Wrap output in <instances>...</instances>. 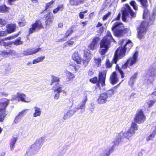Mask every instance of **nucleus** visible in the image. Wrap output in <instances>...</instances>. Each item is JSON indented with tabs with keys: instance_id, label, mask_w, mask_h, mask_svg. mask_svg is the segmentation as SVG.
I'll use <instances>...</instances> for the list:
<instances>
[{
	"instance_id": "obj_15",
	"label": "nucleus",
	"mask_w": 156,
	"mask_h": 156,
	"mask_svg": "<svg viewBox=\"0 0 156 156\" xmlns=\"http://www.w3.org/2000/svg\"><path fill=\"white\" fill-rule=\"evenodd\" d=\"M90 51L88 50L84 51V58L82 59L83 66L86 67L88 65V62L91 59Z\"/></svg>"
},
{
	"instance_id": "obj_30",
	"label": "nucleus",
	"mask_w": 156,
	"mask_h": 156,
	"mask_svg": "<svg viewBox=\"0 0 156 156\" xmlns=\"http://www.w3.org/2000/svg\"><path fill=\"white\" fill-rule=\"evenodd\" d=\"M64 9L63 4H60L58 5L57 8L54 9L53 12L54 14L57 13L59 11H62Z\"/></svg>"
},
{
	"instance_id": "obj_36",
	"label": "nucleus",
	"mask_w": 156,
	"mask_h": 156,
	"mask_svg": "<svg viewBox=\"0 0 156 156\" xmlns=\"http://www.w3.org/2000/svg\"><path fill=\"white\" fill-rule=\"evenodd\" d=\"M53 19V17L49 16L48 19L46 21L45 23L47 25H50L52 23Z\"/></svg>"
},
{
	"instance_id": "obj_9",
	"label": "nucleus",
	"mask_w": 156,
	"mask_h": 156,
	"mask_svg": "<svg viewBox=\"0 0 156 156\" xmlns=\"http://www.w3.org/2000/svg\"><path fill=\"white\" fill-rule=\"evenodd\" d=\"M3 102H0V122L3 121L7 113L5 111V108L9 103V100L5 99Z\"/></svg>"
},
{
	"instance_id": "obj_21",
	"label": "nucleus",
	"mask_w": 156,
	"mask_h": 156,
	"mask_svg": "<svg viewBox=\"0 0 156 156\" xmlns=\"http://www.w3.org/2000/svg\"><path fill=\"white\" fill-rule=\"evenodd\" d=\"M122 138V133H120L118 134L116 137L115 139L112 143L114 144L113 146H118L119 145V143L121 141Z\"/></svg>"
},
{
	"instance_id": "obj_5",
	"label": "nucleus",
	"mask_w": 156,
	"mask_h": 156,
	"mask_svg": "<svg viewBox=\"0 0 156 156\" xmlns=\"http://www.w3.org/2000/svg\"><path fill=\"white\" fill-rule=\"evenodd\" d=\"M112 29L115 36L119 37L123 35L124 28L122 23L118 22H115L113 23Z\"/></svg>"
},
{
	"instance_id": "obj_11",
	"label": "nucleus",
	"mask_w": 156,
	"mask_h": 156,
	"mask_svg": "<svg viewBox=\"0 0 156 156\" xmlns=\"http://www.w3.org/2000/svg\"><path fill=\"white\" fill-rule=\"evenodd\" d=\"M146 119V117L143 112L141 110L138 111L134 118V120L137 123L140 124L143 123Z\"/></svg>"
},
{
	"instance_id": "obj_61",
	"label": "nucleus",
	"mask_w": 156,
	"mask_h": 156,
	"mask_svg": "<svg viewBox=\"0 0 156 156\" xmlns=\"http://www.w3.org/2000/svg\"><path fill=\"white\" fill-rule=\"evenodd\" d=\"M106 66L107 67H110L112 66V64L110 63L109 60H107L106 61Z\"/></svg>"
},
{
	"instance_id": "obj_33",
	"label": "nucleus",
	"mask_w": 156,
	"mask_h": 156,
	"mask_svg": "<svg viewBox=\"0 0 156 156\" xmlns=\"http://www.w3.org/2000/svg\"><path fill=\"white\" fill-rule=\"evenodd\" d=\"M17 141L16 138H13L10 144V148L11 151L13 150L14 148L15 145Z\"/></svg>"
},
{
	"instance_id": "obj_1",
	"label": "nucleus",
	"mask_w": 156,
	"mask_h": 156,
	"mask_svg": "<svg viewBox=\"0 0 156 156\" xmlns=\"http://www.w3.org/2000/svg\"><path fill=\"white\" fill-rule=\"evenodd\" d=\"M119 44L121 46L116 50L113 58L114 62L115 64H116L118 59L124 56L127 49H129L133 45L130 41L125 39L120 41Z\"/></svg>"
},
{
	"instance_id": "obj_17",
	"label": "nucleus",
	"mask_w": 156,
	"mask_h": 156,
	"mask_svg": "<svg viewBox=\"0 0 156 156\" xmlns=\"http://www.w3.org/2000/svg\"><path fill=\"white\" fill-rule=\"evenodd\" d=\"M41 48H38L36 49L30 48L27 49L23 52V54L24 55H28L35 54L40 50Z\"/></svg>"
},
{
	"instance_id": "obj_38",
	"label": "nucleus",
	"mask_w": 156,
	"mask_h": 156,
	"mask_svg": "<svg viewBox=\"0 0 156 156\" xmlns=\"http://www.w3.org/2000/svg\"><path fill=\"white\" fill-rule=\"evenodd\" d=\"M101 59L100 58H95L94 62L97 66L99 67L101 65Z\"/></svg>"
},
{
	"instance_id": "obj_6",
	"label": "nucleus",
	"mask_w": 156,
	"mask_h": 156,
	"mask_svg": "<svg viewBox=\"0 0 156 156\" xmlns=\"http://www.w3.org/2000/svg\"><path fill=\"white\" fill-rule=\"evenodd\" d=\"M136 16V13L133 11L130 6L126 4L125 7L122 9V20L123 21H126V18L127 16L131 18L135 17Z\"/></svg>"
},
{
	"instance_id": "obj_59",
	"label": "nucleus",
	"mask_w": 156,
	"mask_h": 156,
	"mask_svg": "<svg viewBox=\"0 0 156 156\" xmlns=\"http://www.w3.org/2000/svg\"><path fill=\"white\" fill-rule=\"evenodd\" d=\"M18 35H19V34H17L16 35H14V36H10V37H7V38H5V39L6 40H11V39H13V38H16Z\"/></svg>"
},
{
	"instance_id": "obj_50",
	"label": "nucleus",
	"mask_w": 156,
	"mask_h": 156,
	"mask_svg": "<svg viewBox=\"0 0 156 156\" xmlns=\"http://www.w3.org/2000/svg\"><path fill=\"white\" fill-rule=\"evenodd\" d=\"M145 9L144 10V12L143 15V17L144 19L147 16L149 13V11L148 9H147V8H145Z\"/></svg>"
},
{
	"instance_id": "obj_57",
	"label": "nucleus",
	"mask_w": 156,
	"mask_h": 156,
	"mask_svg": "<svg viewBox=\"0 0 156 156\" xmlns=\"http://www.w3.org/2000/svg\"><path fill=\"white\" fill-rule=\"evenodd\" d=\"M26 22L25 21L21 20L19 22V24L20 27H23L25 25Z\"/></svg>"
},
{
	"instance_id": "obj_3",
	"label": "nucleus",
	"mask_w": 156,
	"mask_h": 156,
	"mask_svg": "<svg viewBox=\"0 0 156 156\" xmlns=\"http://www.w3.org/2000/svg\"><path fill=\"white\" fill-rule=\"evenodd\" d=\"M120 83L117 86L112 88V89L107 91L106 92L101 94L97 100L98 103L101 104L106 103L108 101L110 98L114 94L116 90L115 89L120 84Z\"/></svg>"
},
{
	"instance_id": "obj_12",
	"label": "nucleus",
	"mask_w": 156,
	"mask_h": 156,
	"mask_svg": "<svg viewBox=\"0 0 156 156\" xmlns=\"http://www.w3.org/2000/svg\"><path fill=\"white\" fill-rule=\"evenodd\" d=\"M115 148V146L112 145L109 149L107 148H103L100 150L99 156H109L113 152Z\"/></svg>"
},
{
	"instance_id": "obj_18",
	"label": "nucleus",
	"mask_w": 156,
	"mask_h": 156,
	"mask_svg": "<svg viewBox=\"0 0 156 156\" xmlns=\"http://www.w3.org/2000/svg\"><path fill=\"white\" fill-rule=\"evenodd\" d=\"M73 59L75 61L77 64L83 65L82 59L80 55L78 53V52H75L72 55Z\"/></svg>"
},
{
	"instance_id": "obj_4",
	"label": "nucleus",
	"mask_w": 156,
	"mask_h": 156,
	"mask_svg": "<svg viewBox=\"0 0 156 156\" xmlns=\"http://www.w3.org/2000/svg\"><path fill=\"white\" fill-rule=\"evenodd\" d=\"M87 101V96H86L85 97L84 100L82 101L81 105L78 107L75 108L74 110H70L68 111L64 114L63 119L64 120L66 119L71 117L76 112L78 111L79 109H84L85 104Z\"/></svg>"
},
{
	"instance_id": "obj_20",
	"label": "nucleus",
	"mask_w": 156,
	"mask_h": 156,
	"mask_svg": "<svg viewBox=\"0 0 156 156\" xmlns=\"http://www.w3.org/2000/svg\"><path fill=\"white\" fill-rule=\"evenodd\" d=\"M99 40V38L98 37H94L89 46L90 49L91 50H94L97 47L98 43Z\"/></svg>"
},
{
	"instance_id": "obj_42",
	"label": "nucleus",
	"mask_w": 156,
	"mask_h": 156,
	"mask_svg": "<svg viewBox=\"0 0 156 156\" xmlns=\"http://www.w3.org/2000/svg\"><path fill=\"white\" fill-rule=\"evenodd\" d=\"M155 102V100H147V104L149 107H152Z\"/></svg>"
},
{
	"instance_id": "obj_25",
	"label": "nucleus",
	"mask_w": 156,
	"mask_h": 156,
	"mask_svg": "<svg viewBox=\"0 0 156 156\" xmlns=\"http://www.w3.org/2000/svg\"><path fill=\"white\" fill-rule=\"evenodd\" d=\"M7 30H6L8 33H11L14 32V30L16 29V26L15 24H10L7 26Z\"/></svg>"
},
{
	"instance_id": "obj_63",
	"label": "nucleus",
	"mask_w": 156,
	"mask_h": 156,
	"mask_svg": "<svg viewBox=\"0 0 156 156\" xmlns=\"http://www.w3.org/2000/svg\"><path fill=\"white\" fill-rule=\"evenodd\" d=\"M128 64H129V63H127V61L122 66V68L123 69H126L128 66Z\"/></svg>"
},
{
	"instance_id": "obj_24",
	"label": "nucleus",
	"mask_w": 156,
	"mask_h": 156,
	"mask_svg": "<svg viewBox=\"0 0 156 156\" xmlns=\"http://www.w3.org/2000/svg\"><path fill=\"white\" fill-rule=\"evenodd\" d=\"M110 82L112 84H115L118 80L117 75L115 72H114L111 76L110 77Z\"/></svg>"
},
{
	"instance_id": "obj_8",
	"label": "nucleus",
	"mask_w": 156,
	"mask_h": 156,
	"mask_svg": "<svg viewBox=\"0 0 156 156\" xmlns=\"http://www.w3.org/2000/svg\"><path fill=\"white\" fill-rule=\"evenodd\" d=\"M110 41L107 37H104L100 43V49L99 52L102 55H104L107 51L110 45Z\"/></svg>"
},
{
	"instance_id": "obj_45",
	"label": "nucleus",
	"mask_w": 156,
	"mask_h": 156,
	"mask_svg": "<svg viewBox=\"0 0 156 156\" xmlns=\"http://www.w3.org/2000/svg\"><path fill=\"white\" fill-rule=\"evenodd\" d=\"M111 0H105L104 2V6L105 7H110L112 5Z\"/></svg>"
},
{
	"instance_id": "obj_62",
	"label": "nucleus",
	"mask_w": 156,
	"mask_h": 156,
	"mask_svg": "<svg viewBox=\"0 0 156 156\" xmlns=\"http://www.w3.org/2000/svg\"><path fill=\"white\" fill-rule=\"evenodd\" d=\"M6 55H7V52H6L4 51H0V55H2V56H4Z\"/></svg>"
},
{
	"instance_id": "obj_56",
	"label": "nucleus",
	"mask_w": 156,
	"mask_h": 156,
	"mask_svg": "<svg viewBox=\"0 0 156 156\" xmlns=\"http://www.w3.org/2000/svg\"><path fill=\"white\" fill-rule=\"evenodd\" d=\"M90 81L92 83H95L97 82L98 78L97 77H94L93 78L90 79Z\"/></svg>"
},
{
	"instance_id": "obj_27",
	"label": "nucleus",
	"mask_w": 156,
	"mask_h": 156,
	"mask_svg": "<svg viewBox=\"0 0 156 156\" xmlns=\"http://www.w3.org/2000/svg\"><path fill=\"white\" fill-rule=\"evenodd\" d=\"M41 147L36 142L32 144L30 147L32 151H34L36 152L38 151Z\"/></svg>"
},
{
	"instance_id": "obj_22",
	"label": "nucleus",
	"mask_w": 156,
	"mask_h": 156,
	"mask_svg": "<svg viewBox=\"0 0 156 156\" xmlns=\"http://www.w3.org/2000/svg\"><path fill=\"white\" fill-rule=\"evenodd\" d=\"M105 74H104L102 72H100L99 75V83H100L103 86L105 84Z\"/></svg>"
},
{
	"instance_id": "obj_29",
	"label": "nucleus",
	"mask_w": 156,
	"mask_h": 156,
	"mask_svg": "<svg viewBox=\"0 0 156 156\" xmlns=\"http://www.w3.org/2000/svg\"><path fill=\"white\" fill-rule=\"evenodd\" d=\"M73 32V30L72 29V28H69V29L67 30L66 33H65V37L62 39L59 40V42H62V41H66V38L67 37L69 36Z\"/></svg>"
},
{
	"instance_id": "obj_2",
	"label": "nucleus",
	"mask_w": 156,
	"mask_h": 156,
	"mask_svg": "<svg viewBox=\"0 0 156 156\" xmlns=\"http://www.w3.org/2000/svg\"><path fill=\"white\" fill-rule=\"evenodd\" d=\"M154 18L155 16L154 14H153L150 16L149 22L148 23L143 21L141 23L140 25L137 27V36L138 38L141 39L144 37L147 31L148 25H151L152 24L154 23Z\"/></svg>"
},
{
	"instance_id": "obj_47",
	"label": "nucleus",
	"mask_w": 156,
	"mask_h": 156,
	"mask_svg": "<svg viewBox=\"0 0 156 156\" xmlns=\"http://www.w3.org/2000/svg\"><path fill=\"white\" fill-rule=\"evenodd\" d=\"M130 4L131 5L133 6L134 9L135 10L138 9L137 4L134 1H131Z\"/></svg>"
},
{
	"instance_id": "obj_54",
	"label": "nucleus",
	"mask_w": 156,
	"mask_h": 156,
	"mask_svg": "<svg viewBox=\"0 0 156 156\" xmlns=\"http://www.w3.org/2000/svg\"><path fill=\"white\" fill-rule=\"evenodd\" d=\"M7 55H15L16 53L15 51L12 50H10L8 52H7Z\"/></svg>"
},
{
	"instance_id": "obj_34",
	"label": "nucleus",
	"mask_w": 156,
	"mask_h": 156,
	"mask_svg": "<svg viewBox=\"0 0 156 156\" xmlns=\"http://www.w3.org/2000/svg\"><path fill=\"white\" fill-rule=\"evenodd\" d=\"M9 8L7 7L5 5L0 6V12H8Z\"/></svg>"
},
{
	"instance_id": "obj_48",
	"label": "nucleus",
	"mask_w": 156,
	"mask_h": 156,
	"mask_svg": "<svg viewBox=\"0 0 156 156\" xmlns=\"http://www.w3.org/2000/svg\"><path fill=\"white\" fill-rule=\"evenodd\" d=\"M13 43L15 45H19L22 44L23 42L20 41V38H18L17 39H16L15 42H13Z\"/></svg>"
},
{
	"instance_id": "obj_46",
	"label": "nucleus",
	"mask_w": 156,
	"mask_h": 156,
	"mask_svg": "<svg viewBox=\"0 0 156 156\" xmlns=\"http://www.w3.org/2000/svg\"><path fill=\"white\" fill-rule=\"evenodd\" d=\"M55 0H52L50 2L46 4V9L48 8H51L53 3L55 2Z\"/></svg>"
},
{
	"instance_id": "obj_19",
	"label": "nucleus",
	"mask_w": 156,
	"mask_h": 156,
	"mask_svg": "<svg viewBox=\"0 0 156 156\" xmlns=\"http://www.w3.org/2000/svg\"><path fill=\"white\" fill-rule=\"evenodd\" d=\"M138 55L137 52H135L132 57L130 58L127 60V63H129L130 66H131L136 62Z\"/></svg>"
},
{
	"instance_id": "obj_26",
	"label": "nucleus",
	"mask_w": 156,
	"mask_h": 156,
	"mask_svg": "<svg viewBox=\"0 0 156 156\" xmlns=\"http://www.w3.org/2000/svg\"><path fill=\"white\" fill-rule=\"evenodd\" d=\"M135 133V132H133L132 131H131L129 129L127 131L123 133H122V136H123L124 137L129 139Z\"/></svg>"
},
{
	"instance_id": "obj_55",
	"label": "nucleus",
	"mask_w": 156,
	"mask_h": 156,
	"mask_svg": "<svg viewBox=\"0 0 156 156\" xmlns=\"http://www.w3.org/2000/svg\"><path fill=\"white\" fill-rule=\"evenodd\" d=\"M7 34H8V33L6 31H0V37L1 36H5Z\"/></svg>"
},
{
	"instance_id": "obj_28",
	"label": "nucleus",
	"mask_w": 156,
	"mask_h": 156,
	"mask_svg": "<svg viewBox=\"0 0 156 156\" xmlns=\"http://www.w3.org/2000/svg\"><path fill=\"white\" fill-rule=\"evenodd\" d=\"M137 73H135L130 78L129 82V84L130 86H132L134 84L137 76Z\"/></svg>"
},
{
	"instance_id": "obj_7",
	"label": "nucleus",
	"mask_w": 156,
	"mask_h": 156,
	"mask_svg": "<svg viewBox=\"0 0 156 156\" xmlns=\"http://www.w3.org/2000/svg\"><path fill=\"white\" fill-rule=\"evenodd\" d=\"M156 76V70L154 68H151L146 72L145 78H147V84L152 83Z\"/></svg>"
},
{
	"instance_id": "obj_53",
	"label": "nucleus",
	"mask_w": 156,
	"mask_h": 156,
	"mask_svg": "<svg viewBox=\"0 0 156 156\" xmlns=\"http://www.w3.org/2000/svg\"><path fill=\"white\" fill-rule=\"evenodd\" d=\"M28 110L27 109L24 110L22 111L21 112H19L18 114H19V115H20V116H21L22 117L24 115V114L27 113V111Z\"/></svg>"
},
{
	"instance_id": "obj_37",
	"label": "nucleus",
	"mask_w": 156,
	"mask_h": 156,
	"mask_svg": "<svg viewBox=\"0 0 156 156\" xmlns=\"http://www.w3.org/2000/svg\"><path fill=\"white\" fill-rule=\"evenodd\" d=\"M12 44V43H11L10 41L8 42H4L3 41V40H0V45H3L5 46H9V45H10Z\"/></svg>"
},
{
	"instance_id": "obj_13",
	"label": "nucleus",
	"mask_w": 156,
	"mask_h": 156,
	"mask_svg": "<svg viewBox=\"0 0 156 156\" xmlns=\"http://www.w3.org/2000/svg\"><path fill=\"white\" fill-rule=\"evenodd\" d=\"M54 93H55L54 98L55 99H58L60 96L59 93L62 92V86L58 83H56L53 87Z\"/></svg>"
},
{
	"instance_id": "obj_31",
	"label": "nucleus",
	"mask_w": 156,
	"mask_h": 156,
	"mask_svg": "<svg viewBox=\"0 0 156 156\" xmlns=\"http://www.w3.org/2000/svg\"><path fill=\"white\" fill-rule=\"evenodd\" d=\"M129 129L131 131H132L133 132H135V131L138 129L137 125L136 124L135 122H133Z\"/></svg>"
},
{
	"instance_id": "obj_40",
	"label": "nucleus",
	"mask_w": 156,
	"mask_h": 156,
	"mask_svg": "<svg viewBox=\"0 0 156 156\" xmlns=\"http://www.w3.org/2000/svg\"><path fill=\"white\" fill-rule=\"evenodd\" d=\"M142 5V7L144 8H147L148 6L147 0H139Z\"/></svg>"
},
{
	"instance_id": "obj_49",
	"label": "nucleus",
	"mask_w": 156,
	"mask_h": 156,
	"mask_svg": "<svg viewBox=\"0 0 156 156\" xmlns=\"http://www.w3.org/2000/svg\"><path fill=\"white\" fill-rule=\"evenodd\" d=\"M104 37H107L108 39L110 41L111 40H113L115 41V40L112 38L111 33L109 31H107L106 36Z\"/></svg>"
},
{
	"instance_id": "obj_14",
	"label": "nucleus",
	"mask_w": 156,
	"mask_h": 156,
	"mask_svg": "<svg viewBox=\"0 0 156 156\" xmlns=\"http://www.w3.org/2000/svg\"><path fill=\"white\" fill-rule=\"evenodd\" d=\"M26 95L20 92H18L15 95H12V97L11 100H18L19 101L20 100L23 102H28L29 101L25 100V98Z\"/></svg>"
},
{
	"instance_id": "obj_32",
	"label": "nucleus",
	"mask_w": 156,
	"mask_h": 156,
	"mask_svg": "<svg viewBox=\"0 0 156 156\" xmlns=\"http://www.w3.org/2000/svg\"><path fill=\"white\" fill-rule=\"evenodd\" d=\"M45 139L46 138L45 136H42L37 139L36 142L38 143V144L41 146L42 144L44 142Z\"/></svg>"
},
{
	"instance_id": "obj_16",
	"label": "nucleus",
	"mask_w": 156,
	"mask_h": 156,
	"mask_svg": "<svg viewBox=\"0 0 156 156\" xmlns=\"http://www.w3.org/2000/svg\"><path fill=\"white\" fill-rule=\"evenodd\" d=\"M153 125L151 128V133L146 138L147 141L152 140L156 135V122L153 123Z\"/></svg>"
},
{
	"instance_id": "obj_51",
	"label": "nucleus",
	"mask_w": 156,
	"mask_h": 156,
	"mask_svg": "<svg viewBox=\"0 0 156 156\" xmlns=\"http://www.w3.org/2000/svg\"><path fill=\"white\" fill-rule=\"evenodd\" d=\"M111 12H108L106 15L104 16L103 17V20H105L107 19L108 17L111 16Z\"/></svg>"
},
{
	"instance_id": "obj_39",
	"label": "nucleus",
	"mask_w": 156,
	"mask_h": 156,
	"mask_svg": "<svg viewBox=\"0 0 156 156\" xmlns=\"http://www.w3.org/2000/svg\"><path fill=\"white\" fill-rule=\"evenodd\" d=\"M59 79L58 77L52 76V79L50 83L51 85H52L54 83L58 82L59 81Z\"/></svg>"
},
{
	"instance_id": "obj_35",
	"label": "nucleus",
	"mask_w": 156,
	"mask_h": 156,
	"mask_svg": "<svg viewBox=\"0 0 156 156\" xmlns=\"http://www.w3.org/2000/svg\"><path fill=\"white\" fill-rule=\"evenodd\" d=\"M66 74L67 76V79H68V81H69L75 77V75L69 72H67Z\"/></svg>"
},
{
	"instance_id": "obj_23",
	"label": "nucleus",
	"mask_w": 156,
	"mask_h": 156,
	"mask_svg": "<svg viewBox=\"0 0 156 156\" xmlns=\"http://www.w3.org/2000/svg\"><path fill=\"white\" fill-rule=\"evenodd\" d=\"M33 109L34 110V113L33 115V116L36 117L40 116L41 113V109L37 106L34 107Z\"/></svg>"
},
{
	"instance_id": "obj_64",
	"label": "nucleus",
	"mask_w": 156,
	"mask_h": 156,
	"mask_svg": "<svg viewBox=\"0 0 156 156\" xmlns=\"http://www.w3.org/2000/svg\"><path fill=\"white\" fill-rule=\"evenodd\" d=\"M45 57L44 56H41L37 58L38 60H39V62H42L43 61V60L44 58Z\"/></svg>"
},
{
	"instance_id": "obj_58",
	"label": "nucleus",
	"mask_w": 156,
	"mask_h": 156,
	"mask_svg": "<svg viewBox=\"0 0 156 156\" xmlns=\"http://www.w3.org/2000/svg\"><path fill=\"white\" fill-rule=\"evenodd\" d=\"M70 4L72 5H76V0H69Z\"/></svg>"
},
{
	"instance_id": "obj_60",
	"label": "nucleus",
	"mask_w": 156,
	"mask_h": 156,
	"mask_svg": "<svg viewBox=\"0 0 156 156\" xmlns=\"http://www.w3.org/2000/svg\"><path fill=\"white\" fill-rule=\"evenodd\" d=\"M6 22L4 19H1L0 20V24L3 26L6 23Z\"/></svg>"
},
{
	"instance_id": "obj_41",
	"label": "nucleus",
	"mask_w": 156,
	"mask_h": 156,
	"mask_svg": "<svg viewBox=\"0 0 156 156\" xmlns=\"http://www.w3.org/2000/svg\"><path fill=\"white\" fill-rule=\"evenodd\" d=\"M22 117L19 114L16 116L14 120V122L16 123H18L20 122L21 120Z\"/></svg>"
},
{
	"instance_id": "obj_52",
	"label": "nucleus",
	"mask_w": 156,
	"mask_h": 156,
	"mask_svg": "<svg viewBox=\"0 0 156 156\" xmlns=\"http://www.w3.org/2000/svg\"><path fill=\"white\" fill-rule=\"evenodd\" d=\"M87 0H76V5L83 3L86 2Z\"/></svg>"
},
{
	"instance_id": "obj_43",
	"label": "nucleus",
	"mask_w": 156,
	"mask_h": 156,
	"mask_svg": "<svg viewBox=\"0 0 156 156\" xmlns=\"http://www.w3.org/2000/svg\"><path fill=\"white\" fill-rule=\"evenodd\" d=\"M116 70H118L119 72L120 73L121 75V77L122 78L124 77V73H123V71L119 67L118 65H116Z\"/></svg>"
},
{
	"instance_id": "obj_10",
	"label": "nucleus",
	"mask_w": 156,
	"mask_h": 156,
	"mask_svg": "<svg viewBox=\"0 0 156 156\" xmlns=\"http://www.w3.org/2000/svg\"><path fill=\"white\" fill-rule=\"evenodd\" d=\"M32 27L30 29L29 34L32 33L34 31H37L40 29L43 28L44 27L41 21L37 20L35 23L32 25Z\"/></svg>"
},
{
	"instance_id": "obj_44",
	"label": "nucleus",
	"mask_w": 156,
	"mask_h": 156,
	"mask_svg": "<svg viewBox=\"0 0 156 156\" xmlns=\"http://www.w3.org/2000/svg\"><path fill=\"white\" fill-rule=\"evenodd\" d=\"M71 39H72L66 42L64 44V45H65V47H66L67 46H71L74 43V41H72Z\"/></svg>"
}]
</instances>
